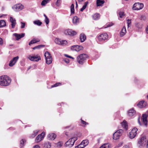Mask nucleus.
<instances>
[{
  "mask_svg": "<svg viewBox=\"0 0 148 148\" xmlns=\"http://www.w3.org/2000/svg\"><path fill=\"white\" fill-rule=\"evenodd\" d=\"M11 82V79L6 75H3L0 77V85L3 86H7L10 85Z\"/></svg>",
  "mask_w": 148,
  "mask_h": 148,
  "instance_id": "obj_1",
  "label": "nucleus"
},
{
  "mask_svg": "<svg viewBox=\"0 0 148 148\" xmlns=\"http://www.w3.org/2000/svg\"><path fill=\"white\" fill-rule=\"evenodd\" d=\"M77 140V137H73L69 139L66 141L65 144V146L70 148L72 147L74 145L75 141Z\"/></svg>",
  "mask_w": 148,
  "mask_h": 148,
  "instance_id": "obj_2",
  "label": "nucleus"
},
{
  "mask_svg": "<svg viewBox=\"0 0 148 148\" xmlns=\"http://www.w3.org/2000/svg\"><path fill=\"white\" fill-rule=\"evenodd\" d=\"M87 57V55L85 54L80 55L77 58V62L80 64H82Z\"/></svg>",
  "mask_w": 148,
  "mask_h": 148,
  "instance_id": "obj_3",
  "label": "nucleus"
},
{
  "mask_svg": "<svg viewBox=\"0 0 148 148\" xmlns=\"http://www.w3.org/2000/svg\"><path fill=\"white\" fill-rule=\"evenodd\" d=\"M144 7V4L142 3H136L133 5L132 9L134 10H138L142 9Z\"/></svg>",
  "mask_w": 148,
  "mask_h": 148,
  "instance_id": "obj_4",
  "label": "nucleus"
},
{
  "mask_svg": "<svg viewBox=\"0 0 148 148\" xmlns=\"http://www.w3.org/2000/svg\"><path fill=\"white\" fill-rule=\"evenodd\" d=\"M47 64H49L51 63L52 61V58L50 53L48 51H46L45 53Z\"/></svg>",
  "mask_w": 148,
  "mask_h": 148,
  "instance_id": "obj_5",
  "label": "nucleus"
},
{
  "mask_svg": "<svg viewBox=\"0 0 148 148\" xmlns=\"http://www.w3.org/2000/svg\"><path fill=\"white\" fill-rule=\"evenodd\" d=\"M147 139L145 136H143L140 138L139 139L138 143V144L142 146H144L147 143Z\"/></svg>",
  "mask_w": 148,
  "mask_h": 148,
  "instance_id": "obj_6",
  "label": "nucleus"
},
{
  "mask_svg": "<svg viewBox=\"0 0 148 148\" xmlns=\"http://www.w3.org/2000/svg\"><path fill=\"white\" fill-rule=\"evenodd\" d=\"M123 131L122 130H119L113 134V139L116 140L118 139L122 135Z\"/></svg>",
  "mask_w": 148,
  "mask_h": 148,
  "instance_id": "obj_7",
  "label": "nucleus"
},
{
  "mask_svg": "<svg viewBox=\"0 0 148 148\" xmlns=\"http://www.w3.org/2000/svg\"><path fill=\"white\" fill-rule=\"evenodd\" d=\"M108 38V35L106 33L102 34L98 37L99 41L100 42H104L106 40H107Z\"/></svg>",
  "mask_w": 148,
  "mask_h": 148,
  "instance_id": "obj_8",
  "label": "nucleus"
},
{
  "mask_svg": "<svg viewBox=\"0 0 148 148\" xmlns=\"http://www.w3.org/2000/svg\"><path fill=\"white\" fill-rule=\"evenodd\" d=\"M28 58L31 61L36 62H38L41 60L40 56L38 55L32 56L29 55L28 56Z\"/></svg>",
  "mask_w": 148,
  "mask_h": 148,
  "instance_id": "obj_9",
  "label": "nucleus"
},
{
  "mask_svg": "<svg viewBox=\"0 0 148 148\" xmlns=\"http://www.w3.org/2000/svg\"><path fill=\"white\" fill-rule=\"evenodd\" d=\"M138 129L136 128H134L129 133V137L131 139L134 138L137 134Z\"/></svg>",
  "mask_w": 148,
  "mask_h": 148,
  "instance_id": "obj_10",
  "label": "nucleus"
},
{
  "mask_svg": "<svg viewBox=\"0 0 148 148\" xmlns=\"http://www.w3.org/2000/svg\"><path fill=\"white\" fill-rule=\"evenodd\" d=\"M23 8V6L21 4H17L14 5L12 8L15 11H19L22 10Z\"/></svg>",
  "mask_w": 148,
  "mask_h": 148,
  "instance_id": "obj_11",
  "label": "nucleus"
},
{
  "mask_svg": "<svg viewBox=\"0 0 148 148\" xmlns=\"http://www.w3.org/2000/svg\"><path fill=\"white\" fill-rule=\"evenodd\" d=\"M45 136V133L44 132L38 135L36 138L35 141L36 143H39L43 140Z\"/></svg>",
  "mask_w": 148,
  "mask_h": 148,
  "instance_id": "obj_12",
  "label": "nucleus"
},
{
  "mask_svg": "<svg viewBox=\"0 0 148 148\" xmlns=\"http://www.w3.org/2000/svg\"><path fill=\"white\" fill-rule=\"evenodd\" d=\"M64 33L66 35L71 36L75 35L77 34L76 32L70 29L65 30L64 31Z\"/></svg>",
  "mask_w": 148,
  "mask_h": 148,
  "instance_id": "obj_13",
  "label": "nucleus"
},
{
  "mask_svg": "<svg viewBox=\"0 0 148 148\" xmlns=\"http://www.w3.org/2000/svg\"><path fill=\"white\" fill-rule=\"evenodd\" d=\"M18 58L19 57L18 56H17L14 58L12 60L10 61L9 65L10 66H13L15 64Z\"/></svg>",
  "mask_w": 148,
  "mask_h": 148,
  "instance_id": "obj_14",
  "label": "nucleus"
},
{
  "mask_svg": "<svg viewBox=\"0 0 148 148\" xmlns=\"http://www.w3.org/2000/svg\"><path fill=\"white\" fill-rule=\"evenodd\" d=\"M71 49L73 51H78L83 49V47L81 46L74 45L71 47Z\"/></svg>",
  "mask_w": 148,
  "mask_h": 148,
  "instance_id": "obj_15",
  "label": "nucleus"
},
{
  "mask_svg": "<svg viewBox=\"0 0 148 148\" xmlns=\"http://www.w3.org/2000/svg\"><path fill=\"white\" fill-rule=\"evenodd\" d=\"M147 116L146 114H143V115L141 120L144 125L147 126Z\"/></svg>",
  "mask_w": 148,
  "mask_h": 148,
  "instance_id": "obj_16",
  "label": "nucleus"
},
{
  "mask_svg": "<svg viewBox=\"0 0 148 148\" xmlns=\"http://www.w3.org/2000/svg\"><path fill=\"white\" fill-rule=\"evenodd\" d=\"M136 113L135 111L133 109L129 110L128 112V115L130 118H133Z\"/></svg>",
  "mask_w": 148,
  "mask_h": 148,
  "instance_id": "obj_17",
  "label": "nucleus"
},
{
  "mask_svg": "<svg viewBox=\"0 0 148 148\" xmlns=\"http://www.w3.org/2000/svg\"><path fill=\"white\" fill-rule=\"evenodd\" d=\"M14 35L16 37V40H18L21 38L23 37L25 35L24 33H22L21 34H18L15 33L14 34Z\"/></svg>",
  "mask_w": 148,
  "mask_h": 148,
  "instance_id": "obj_18",
  "label": "nucleus"
},
{
  "mask_svg": "<svg viewBox=\"0 0 148 148\" xmlns=\"http://www.w3.org/2000/svg\"><path fill=\"white\" fill-rule=\"evenodd\" d=\"M10 21L11 23L12 27L14 28L16 24V20L12 17L10 16Z\"/></svg>",
  "mask_w": 148,
  "mask_h": 148,
  "instance_id": "obj_19",
  "label": "nucleus"
},
{
  "mask_svg": "<svg viewBox=\"0 0 148 148\" xmlns=\"http://www.w3.org/2000/svg\"><path fill=\"white\" fill-rule=\"evenodd\" d=\"M56 137V134L53 133H50L48 135V138L49 140H54Z\"/></svg>",
  "mask_w": 148,
  "mask_h": 148,
  "instance_id": "obj_20",
  "label": "nucleus"
},
{
  "mask_svg": "<svg viewBox=\"0 0 148 148\" xmlns=\"http://www.w3.org/2000/svg\"><path fill=\"white\" fill-rule=\"evenodd\" d=\"M126 32V30L125 27L124 26L123 27L120 32V36L121 37L123 36L125 34Z\"/></svg>",
  "mask_w": 148,
  "mask_h": 148,
  "instance_id": "obj_21",
  "label": "nucleus"
},
{
  "mask_svg": "<svg viewBox=\"0 0 148 148\" xmlns=\"http://www.w3.org/2000/svg\"><path fill=\"white\" fill-rule=\"evenodd\" d=\"M86 39V36L83 33H82L80 34V39L81 42H84Z\"/></svg>",
  "mask_w": 148,
  "mask_h": 148,
  "instance_id": "obj_22",
  "label": "nucleus"
},
{
  "mask_svg": "<svg viewBox=\"0 0 148 148\" xmlns=\"http://www.w3.org/2000/svg\"><path fill=\"white\" fill-rule=\"evenodd\" d=\"M81 143L82 145L83 148H84L85 146L88 145V140L86 139L83 140Z\"/></svg>",
  "mask_w": 148,
  "mask_h": 148,
  "instance_id": "obj_23",
  "label": "nucleus"
},
{
  "mask_svg": "<svg viewBox=\"0 0 148 148\" xmlns=\"http://www.w3.org/2000/svg\"><path fill=\"white\" fill-rule=\"evenodd\" d=\"M144 101H140L137 105L138 107L140 108H143L145 106V104H144Z\"/></svg>",
  "mask_w": 148,
  "mask_h": 148,
  "instance_id": "obj_24",
  "label": "nucleus"
},
{
  "mask_svg": "<svg viewBox=\"0 0 148 148\" xmlns=\"http://www.w3.org/2000/svg\"><path fill=\"white\" fill-rule=\"evenodd\" d=\"M104 0H97V6H102L104 3Z\"/></svg>",
  "mask_w": 148,
  "mask_h": 148,
  "instance_id": "obj_25",
  "label": "nucleus"
},
{
  "mask_svg": "<svg viewBox=\"0 0 148 148\" xmlns=\"http://www.w3.org/2000/svg\"><path fill=\"white\" fill-rule=\"evenodd\" d=\"M39 132L38 130H36L33 132V133L30 135V137L31 138H34L38 134Z\"/></svg>",
  "mask_w": 148,
  "mask_h": 148,
  "instance_id": "obj_26",
  "label": "nucleus"
},
{
  "mask_svg": "<svg viewBox=\"0 0 148 148\" xmlns=\"http://www.w3.org/2000/svg\"><path fill=\"white\" fill-rule=\"evenodd\" d=\"M121 125L126 130H127V123L126 121H123L121 123Z\"/></svg>",
  "mask_w": 148,
  "mask_h": 148,
  "instance_id": "obj_27",
  "label": "nucleus"
},
{
  "mask_svg": "<svg viewBox=\"0 0 148 148\" xmlns=\"http://www.w3.org/2000/svg\"><path fill=\"white\" fill-rule=\"evenodd\" d=\"M88 3V1H87L85 2L84 5L82 7L80 11L81 12H82L84 10H85L86 8L87 5Z\"/></svg>",
  "mask_w": 148,
  "mask_h": 148,
  "instance_id": "obj_28",
  "label": "nucleus"
},
{
  "mask_svg": "<svg viewBox=\"0 0 148 148\" xmlns=\"http://www.w3.org/2000/svg\"><path fill=\"white\" fill-rule=\"evenodd\" d=\"M40 41L39 40H36L35 39H34L32 40L29 43V45H31V44L36 43Z\"/></svg>",
  "mask_w": 148,
  "mask_h": 148,
  "instance_id": "obj_29",
  "label": "nucleus"
},
{
  "mask_svg": "<svg viewBox=\"0 0 148 148\" xmlns=\"http://www.w3.org/2000/svg\"><path fill=\"white\" fill-rule=\"evenodd\" d=\"M79 21V18L77 16H75L73 19V23L76 24Z\"/></svg>",
  "mask_w": 148,
  "mask_h": 148,
  "instance_id": "obj_30",
  "label": "nucleus"
},
{
  "mask_svg": "<svg viewBox=\"0 0 148 148\" xmlns=\"http://www.w3.org/2000/svg\"><path fill=\"white\" fill-rule=\"evenodd\" d=\"M33 23L35 25H37L38 26H40L42 24V23L39 20L34 21L33 22Z\"/></svg>",
  "mask_w": 148,
  "mask_h": 148,
  "instance_id": "obj_31",
  "label": "nucleus"
},
{
  "mask_svg": "<svg viewBox=\"0 0 148 148\" xmlns=\"http://www.w3.org/2000/svg\"><path fill=\"white\" fill-rule=\"evenodd\" d=\"M100 15L98 14H95L93 15V18L94 20H97L99 18Z\"/></svg>",
  "mask_w": 148,
  "mask_h": 148,
  "instance_id": "obj_32",
  "label": "nucleus"
},
{
  "mask_svg": "<svg viewBox=\"0 0 148 148\" xmlns=\"http://www.w3.org/2000/svg\"><path fill=\"white\" fill-rule=\"evenodd\" d=\"M6 23L4 20L0 21V27L6 26Z\"/></svg>",
  "mask_w": 148,
  "mask_h": 148,
  "instance_id": "obj_33",
  "label": "nucleus"
},
{
  "mask_svg": "<svg viewBox=\"0 0 148 148\" xmlns=\"http://www.w3.org/2000/svg\"><path fill=\"white\" fill-rule=\"evenodd\" d=\"M60 43V45L62 46H64L66 45L67 43V42L66 40H61Z\"/></svg>",
  "mask_w": 148,
  "mask_h": 148,
  "instance_id": "obj_34",
  "label": "nucleus"
},
{
  "mask_svg": "<svg viewBox=\"0 0 148 148\" xmlns=\"http://www.w3.org/2000/svg\"><path fill=\"white\" fill-rule=\"evenodd\" d=\"M49 1L50 0H44L42 2L41 5L42 6H44L48 3Z\"/></svg>",
  "mask_w": 148,
  "mask_h": 148,
  "instance_id": "obj_35",
  "label": "nucleus"
},
{
  "mask_svg": "<svg viewBox=\"0 0 148 148\" xmlns=\"http://www.w3.org/2000/svg\"><path fill=\"white\" fill-rule=\"evenodd\" d=\"M110 146L108 144H106L103 145L100 147L99 148H110Z\"/></svg>",
  "mask_w": 148,
  "mask_h": 148,
  "instance_id": "obj_36",
  "label": "nucleus"
},
{
  "mask_svg": "<svg viewBox=\"0 0 148 148\" xmlns=\"http://www.w3.org/2000/svg\"><path fill=\"white\" fill-rule=\"evenodd\" d=\"M44 16L45 17V22L46 23V24L47 25L49 24V19L47 18V16L45 14H44Z\"/></svg>",
  "mask_w": 148,
  "mask_h": 148,
  "instance_id": "obj_37",
  "label": "nucleus"
},
{
  "mask_svg": "<svg viewBox=\"0 0 148 148\" xmlns=\"http://www.w3.org/2000/svg\"><path fill=\"white\" fill-rule=\"evenodd\" d=\"M74 5L73 4H71V11L72 14H74Z\"/></svg>",
  "mask_w": 148,
  "mask_h": 148,
  "instance_id": "obj_38",
  "label": "nucleus"
},
{
  "mask_svg": "<svg viewBox=\"0 0 148 148\" xmlns=\"http://www.w3.org/2000/svg\"><path fill=\"white\" fill-rule=\"evenodd\" d=\"M45 46L44 45H40L37 46L33 48V49L34 50L35 49H40L42 47H44Z\"/></svg>",
  "mask_w": 148,
  "mask_h": 148,
  "instance_id": "obj_39",
  "label": "nucleus"
},
{
  "mask_svg": "<svg viewBox=\"0 0 148 148\" xmlns=\"http://www.w3.org/2000/svg\"><path fill=\"white\" fill-rule=\"evenodd\" d=\"M61 40L60 39H59L58 38H56L55 39V43L58 45H60V43H61L60 42Z\"/></svg>",
  "mask_w": 148,
  "mask_h": 148,
  "instance_id": "obj_40",
  "label": "nucleus"
},
{
  "mask_svg": "<svg viewBox=\"0 0 148 148\" xmlns=\"http://www.w3.org/2000/svg\"><path fill=\"white\" fill-rule=\"evenodd\" d=\"M119 15V17L121 18H122L123 17V16H124V14L123 12H119L118 13Z\"/></svg>",
  "mask_w": 148,
  "mask_h": 148,
  "instance_id": "obj_41",
  "label": "nucleus"
},
{
  "mask_svg": "<svg viewBox=\"0 0 148 148\" xmlns=\"http://www.w3.org/2000/svg\"><path fill=\"white\" fill-rule=\"evenodd\" d=\"M51 143L49 142L46 143L45 144V146L47 148H50L51 146Z\"/></svg>",
  "mask_w": 148,
  "mask_h": 148,
  "instance_id": "obj_42",
  "label": "nucleus"
},
{
  "mask_svg": "<svg viewBox=\"0 0 148 148\" xmlns=\"http://www.w3.org/2000/svg\"><path fill=\"white\" fill-rule=\"evenodd\" d=\"M61 85V84L60 82H58L56 83L55 84L51 86V88H53V87H56L57 86H60Z\"/></svg>",
  "mask_w": 148,
  "mask_h": 148,
  "instance_id": "obj_43",
  "label": "nucleus"
},
{
  "mask_svg": "<svg viewBox=\"0 0 148 148\" xmlns=\"http://www.w3.org/2000/svg\"><path fill=\"white\" fill-rule=\"evenodd\" d=\"M25 142V140L24 139H22L20 141V146L21 147H23L24 145V144Z\"/></svg>",
  "mask_w": 148,
  "mask_h": 148,
  "instance_id": "obj_44",
  "label": "nucleus"
},
{
  "mask_svg": "<svg viewBox=\"0 0 148 148\" xmlns=\"http://www.w3.org/2000/svg\"><path fill=\"white\" fill-rule=\"evenodd\" d=\"M21 28H24L25 26V23L24 22H21Z\"/></svg>",
  "mask_w": 148,
  "mask_h": 148,
  "instance_id": "obj_45",
  "label": "nucleus"
},
{
  "mask_svg": "<svg viewBox=\"0 0 148 148\" xmlns=\"http://www.w3.org/2000/svg\"><path fill=\"white\" fill-rule=\"evenodd\" d=\"M136 26L137 27L139 28H141L142 27V25L141 24H140L139 23H136Z\"/></svg>",
  "mask_w": 148,
  "mask_h": 148,
  "instance_id": "obj_46",
  "label": "nucleus"
},
{
  "mask_svg": "<svg viewBox=\"0 0 148 148\" xmlns=\"http://www.w3.org/2000/svg\"><path fill=\"white\" fill-rule=\"evenodd\" d=\"M62 145V143L61 142H59L57 143V146L58 147H61Z\"/></svg>",
  "mask_w": 148,
  "mask_h": 148,
  "instance_id": "obj_47",
  "label": "nucleus"
},
{
  "mask_svg": "<svg viewBox=\"0 0 148 148\" xmlns=\"http://www.w3.org/2000/svg\"><path fill=\"white\" fill-rule=\"evenodd\" d=\"M81 121L83 125H88V123H87L86 121H83L82 119H81Z\"/></svg>",
  "mask_w": 148,
  "mask_h": 148,
  "instance_id": "obj_48",
  "label": "nucleus"
},
{
  "mask_svg": "<svg viewBox=\"0 0 148 148\" xmlns=\"http://www.w3.org/2000/svg\"><path fill=\"white\" fill-rule=\"evenodd\" d=\"M127 23L128 27L131 25V20L128 19L127 20Z\"/></svg>",
  "mask_w": 148,
  "mask_h": 148,
  "instance_id": "obj_49",
  "label": "nucleus"
},
{
  "mask_svg": "<svg viewBox=\"0 0 148 148\" xmlns=\"http://www.w3.org/2000/svg\"><path fill=\"white\" fill-rule=\"evenodd\" d=\"M82 144L81 143L78 145L75 146V148H84L82 147Z\"/></svg>",
  "mask_w": 148,
  "mask_h": 148,
  "instance_id": "obj_50",
  "label": "nucleus"
},
{
  "mask_svg": "<svg viewBox=\"0 0 148 148\" xmlns=\"http://www.w3.org/2000/svg\"><path fill=\"white\" fill-rule=\"evenodd\" d=\"M60 0H57V2L56 3V5L57 6H59L60 5Z\"/></svg>",
  "mask_w": 148,
  "mask_h": 148,
  "instance_id": "obj_51",
  "label": "nucleus"
},
{
  "mask_svg": "<svg viewBox=\"0 0 148 148\" xmlns=\"http://www.w3.org/2000/svg\"><path fill=\"white\" fill-rule=\"evenodd\" d=\"M33 148H40V147L38 145H36L34 146Z\"/></svg>",
  "mask_w": 148,
  "mask_h": 148,
  "instance_id": "obj_52",
  "label": "nucleus"
},
{
  "mask_svg": "<svg viewBox=\"0 0 148 148\" xmlns=\"http://www.w3.org/2000/svg\"><path fill=\"white\" fill-rule=\"evenodd\" d=\"M65 56H66V57H67V58H72L73 59L74 58L72 57L71 56H69L67 54H65L64 55Z\"/></svg>",
  "mask_w": 148,
  "mask_h": 148,
  "instance_id": "obj_53",
  "label": "nucleus"
},
{
  "mask_svg": "<svg viewBox=\"0 0 148 148\" xmlns=\"http://www.w3.org/2000/svg\"><path fill=\"white\" fill-rule=\"evenodd\" d=\"M3 39L0 38V45H2L3 43Z\"/></svg>",
  "mask_w": 148,
  "mask_h": 148,
  "instance_id": "obj_54",
  "label": "nucleus"
},
{
  "mask_svg": "<svg viewBox=\"0 0 148 148\" xmlns=\"http://www.w3.org/2000/svg\"><path fill=\"white\" fill-rule=\"evenodd\" d=\"M64 61L67 63H69V61L68 59H65Z\"/></svg>",
  "mask_w": 148,
  "mask_h": 148,
  "instance_id": "obj_55",
  "label": "nucleus"
},
{
  "mask_svg": "<svg viewBox=\"0 0 148 148\" xmlns=\"http://www.w3.org/2000/svg\"><path fill=\"white\" fill-rule=\"evenodd\" d=\"M113 25V24L112 23H110L109 24H109L107 25V26L108 27H109L111 26H112Z\"/></svg>",
  "mask_w": 148,
  "mask_h": 148,
  "instance_id": "obj_56",
  "label": "nucleus"
},
{
  "mask_svg": "<svg viewBox=\"0 0 148 148\" xmlns=\"http://www.w3.org/2000/svg\"><path fill=\"white\" fill-rule=\"evenodd\" d=\"M146 32L148 34V26L147 27L146 29Z\"/></svg>",
  "mask_w": 148,
  "mask_h": 148,
  "instance_id": "obj_57",
  "label": "nucleus"
},
{
  "mask_svg": "<svg viewBox=\"0 0 148 148\" xmlns=\"http://www.w3.org/2000/svg\"><path fill=\"white\" fill-rule=\"evenodd\" d=\"M138 122L140 125H141V123L139 119H138Z\"/></svg>",
  "mask_w": 148,
  "mask_h": 148,
  "instance_id": "obj_58",
  "label": "nucleus"
},
{
  "mask_svg": "<svg viewBox=\"0 0 148 148\" xmlns=\"http://www.w3.org/2000/svg\"><path fill=\"white\" fill-rule=\"evenodd\" d=\"M76 7H77L78 6L77 1H76Z\"/></svg>",
  "mask_w": 148,
  "mask_h": 148,
  "instance_id": "obj_59",
  "label": "nucleus"
},
{
  "mask_svg": "<svg viewBox=\"0 0 148 148\" xmlns=\"http://www.w3.org/2000/svg\"><path fill=\"white\" fill-rule=\"evenodd\" d=\"M66 135L67 136H68L67 134H66Z\"/></svg>",
  "mask_w": 148,
  "mask_h": 148,
  "instance_id": "obj_60",
  "label": "nucleus"
},
{
  "mask_svg": "<svg viewBox=\"0 0 148 148\" xmlns=\"http://www.w3.org/2000/svg\"><path fill=\"white\" fill-rule=\"evenodd\" d=\"M1 16H0V18H1Z\"/></svg>",
  "mask_w": 148,
  "mask_h": 148,
  "instance_id": "obj_61",
  "label": "nucleus"
}]
</instances>
